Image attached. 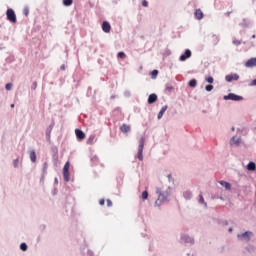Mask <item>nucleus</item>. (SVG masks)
<instances>
[{
    "instance_id": "obj_15",
    "label": "nucleus",
    "mask_w": 256,
    "mask_h": 256,
    "mask_svg": "<svg viewBox=\"0 0 256 256\" xmlns=\"http://www.w3.org/2000/svg\"><path fill=\"white\" fill-rule=\"evenodd\" d=\"M102 29L104 31V33L108 34L111 32V24L108 21H104L102 23Z\"/></svg>"
},
{
    "instance_id": "obj_49",
    "label": "nucleus",
    "mask_w": 256,
    "mask_h": 256,
    "mask_svg": "<svg viewBox=\"0 0 256 256\" xmlns=\"http://www.w3.org/2000/svg\"><path fill=\"white\" fill-rule=\"evenodd\" d=\"M107 205H108V207H112L113 206V203H112L111 199H107Z\"/></svg>"
},
{
    "instance_id": "obj_53",
    "label": "nucleus",
    "mask_w": 256,
    "mask_h": 256,
    "mask_svg": "<svg viewBox=\"0 0 256 256\" xmlns=\"http://www.w3.org/2000/svg\"><path fill=\"white\" fill-rule=\"evenodd\" d=\"M60 69H61V71H65V69H66L65 64H62L61 67H60Z\"/></svg>"
},
{
    "instance_id": "obj_12",
    "label": "nucleus",
    "mask_w": 256,
    "mask_h": 256,
    "mask_svg": "<svg viewBox=\"0 0 256 256\" xmlns=\"http://www.w3.org/2000/svg\"><path fill=\"white\" fill-rule=\"evenodd\" d=\"M244 66H246V68L256 67V57H251L250 59H248Z\"/></svg>"
},
{
    "instance_id": "obj_35",
    "label": "nucleus",
    "mask_w": 256,
    "mask_h": 256,
    "mask_svg": "<svg viewBox=\"0 0 256 256\" xmlns=\"http://www.w3.org/2000/svg\"><path fill=\"white\" fill-rule=\"evenodd\" d=\"M173 90H174V87L172 85L166 84V92L172 93Z\"/></svg>"
},
{
    "instance_id": "obj_39",
    "label": "nucleus",
    "mask_w": 256,
    "mask_h": 256,
    "mask_svg": "<svg viewBox=\"0 0 256 256\" xmlns=\"http://www.w3.org/2000/svg\"><path fill=\"white\" fill-rule=\"evenodd\" d=\"M13 166L15 169H17L19 167V158H16L13 160Z\"/></svg>"
},
{
    "instance_id": "obj_4",
    "label": "nucleus",
    "mask_w": 256,
    "mask_h": 256,
    "mask_svg": "<svg viewBox=\"0 0 256 256\" xmlns=\"http://www.w3.org/2000/svg\"><path fill=\"white\" fill-rule=\"evenodd\" d=\"M252 235H253L252 231L246 230L242 233H238L237 237H238V240L245 241V242H250Z\"/></svg>"
},
{
    "instance_id": "obj_40",
    "label": "nucleus",
    "mask_w": 256,
    "mask_h": 256,
    "mask_svg": "<svg viewBox=\"0 0 256 256\" xmlns=\"http://www.w3.org/2000/svg\"><path fill=\"white\" fill-rule=\"evenodd\" d=\"M232 44H234V46L238 47L241 45V40L234 39V40H232Z\"/></svg>"
},
{
    "instance_id": "obj_60",
    "label": "nucleus",
    "mask_w": 256,
    "mask_h": 256,
    "mask_svg": "<svg viewBox=\"0 0 256 256\" xmlns=\"http://www.w3.org/2000/svg\"><path fill=\"white\" fill-rule=\"evenodd\" d=\"M115 98H116L115 95H112V96H111V100H114Z\"/></svg>"
},
{
    "instance_id": "obj_61",
    "label": "nucleus",
    "mask_w": 256,
    "mask_h": 256,
    "mask_svg": "<svg viewBox=\"0 0 256 256\" xmlns=\"http://www.w3.org/2000/svg\"><path fill=\"white\" fill-rule=\"evenodd\" d=\"M14 107H15V104H14V103H12V104H11V108L13 109Z\"/></svg>"
},
{
    "instance_id": "obj_63",
    "label": "nucleus",
    "mask_w": 256,
    "mask_h": 256,
    "mask_svg": "<svg viewBox=\"0 0 256 256\" xmlns=\"http://www.w3.org/2000/svg\"><path fill=\"white\" fill-rule=\"evenodd\" d=\"M235 131V127L234 126H232V132H234Z\"/></svg>"
},
{
    "instance_id": "obj_46",
    "label": "nucleus",
    "mask_w": 256,
    "mask_h": 256,
    "mask_svg": "<svg viewBox=\"0 0 256 256\" xmlns=\"http://www.w3.org/2000/svg\"><path fill=\"white\" fill-rule=\"evenodd\" d=\"M87 255H88V256H95V255H94V251L91 250V249H88Z\"/></svg>"
},
{
    "instance_id": "obj_23",
    "label": "nucleus",
    "mask_w": 256,
    "mask_h": 256,
    "mask_svg": "<svg viewBox=\"0 0 256 256\" xmlns=\"http://www.w3.org/2000/svg\"><path fill=\"white\" fill-rule=\"evenodd\" d=\"M188 87L196 88L197 87V79H195V78L190 79V81H188Z\"/></svg>"
},
{
    "instance_id": "obj_9",
    "label": "nucleus",
    "mask_w": 256,
    "mask_h": 256,
    "mask_svg": "<svg viewBox=\"0 0 256 256\" xmlns=\"http://www.w3.org/2000/svg\"><path fill=\"white\" fill-rule=\"evenodd\" d=\"M54 127H55V120L52 119L51 124L46 129V139L48 142L51 141V132L53 131Z\"/></svg>"
},
{
    "instance_id": "obj_55",
    "label": "nucleus",
    "mask_w": 256,
    "mask_h": 256,
    "mask_svg": "<svg viewBox=\"0 0 256 256\" xmlns=\"http://www.w3.org/2000/svg\"><path fill=\"white\" fill-rule=\"evenodd\" d=\"M173 180V178H172V174H168V181H172Z\"/></svg>"
},
{
    "instance_id": "obj_42",
    "label": "nucleus",
    "mask_w": 256,
    "mask_h": 256,
    "mask_svg": "<svg viewBox=\"0 0 256 256\" xmlns=\"http://www.w3.org/2000/svg\"><path fill=\"white\" fill-rule=\"evenodd\" d=\"M124 96H125L126 98H130V97H131V92H130L129 90H126V91L124 92Z\"/></svg>"
},
{
    "instance_id": "obj_11",
    "label": "nucleus",
    "mask_w": 256,
    "mask_h": 256,
    "mask_svg": "<svg viewBox=\"0 0 256 256\" xmlns=\"http://www.w3.org/2000/svg\"><path fill=\"white\" fill-rule=\"evenodd\" d=\"M225 79H226V82L231 83L233 81H238L240 79V76L238 73H230L226 75Z\"/></svg>"
},
{
    "instance_id": "obj_3",
    "label": "nucleus",
    "mask_w": 256,
    "mask_h": 256,
    "mask_svg": "<svg viewBox=\"0 0 256 256\" xmlns=\"http://www.w3.org/2000/svg\"><path fill=\"white\" fill-rule=\"evenodd\" d=\"M180 244H189L190 246H193L195 244V239L194 237H191L189 234H181Z\"/></svg>"
},
{
    "instance_id": "obj_25",
    "label": "nucleus",
    "mask_w": 256,
    "mask_h": 256,
    "mask_svg": "<svg viewBox=\"0 0 256 256\" xmlns=\"http://www.w3.org/2000/svg\"><path fill=\"white\" fill-rule=\"evenodd\" d=\"M193 197V194L191 191H184V199L191 200Z\"/></svg>"
},
{
    "instance_id": "obj_22",
    "label": "nucleus",
    "mask_w": 256,
    "mask_h": 256,
    "mask_svg": "<svg viewBox=\"0 0 256 256\" xmlns=\"http://www.w3.org/2000/svg\"><path fill=\"white\" fill-rule=\"evenodd\" d=\"M29 155H30V160L32 161V163H35L37 161V154L35 152V150H31L29 152Z\"/></svg>"
},
{
    "instance_id": "obj_31",
    "label": "nucleus",
    "mask_w": 256,
    "mask_h": 256,
    "mask_svg": "<svg viewBox=\"0 0 256 256\" xmlns=\"http://www.w3.org/2000/svg\"><path fill=\"white\" fill-rule=\"evenodd\" d=\"M20 250L23 251V252H26L28 250V245L26 242H22L20 244Z\"/></svg>"
},
{
    "instance_id": "obj_44",
    "label": "nucleus",
    "mask_w": 256,
    "mask_h": 256,
    "mask_svg": "<svg viewBox=\"0 0 256 256\" xmlns=\"http://www.w3.org/2000/svg\"><path fill=\"white\" fill-rule=\"evenodd\" d=\"M246 250H248V252L252 253L254 251V246L250 245V246L246 247Z\"/></svg>"
},
{
    "instance_id": "obj_14",
    "label": "nucleus",
    "mask_w": 256,
    "mask_h": 256,
    "mask_svg": "<svg viewBox=\"0 0 256 256\" xmlns=\"http://www.w3.org/2000/svg\"><path fill=\"white\" fill-rule=\"evenodd\" d=\"M158 101V95L156 93H151L148 98V105H153Z\"/></svg>"
},
{
    "instance_id": "obj_8",
    "label": "nucleus",
    "mask_w": 256,
    "mask_h": 256,
    "mask_svg": "<svg viewBox=\"0 0 256 256\" xmlns=\"http://www.w3.org/2000/svg\"><path fill=\"white\" fill-rule=\"evenodd\" d=\"M192 57V51L191 49H186L184 50V53H182V55H180V62H186L188 59H190Z\"/></svg>"
},
{
    "instance_id": "obj_36",
    "label": "nucleus",
    "mask_w": 256,
    "mask_h": 256,
    "mask_svg": "<svg viewBox=\"0 0 256 256\" xmlns=\"http://www.w3.org/2000/svg\"><path fill=\"white\" fill-rule=\"evenodd\" d=\"M214 89V86L212 84H208L205 87L206 92H211Z\"/></svg>"
},
{
    "instance_id": "obj_16",
    "label": "nucleus",
    "mask_w": 256,
    "mask_h": 256,
    "mask_svg": "<svg viewBox=\"0 0 256 256\" xmlns=\"http://www.w3.org/2000/svg\"><path fill=\"white\" fill-rule=\"evenodd\" d=\"M251 25V20L249 18L242 19V22H240V27L247 29Z\"/></svg>"
},
{
    "instance_id": "obj_7",
    "label": "nucleus",
    "mask_w": 256,
    "mask_h": 256,
    "mask_svg": "<svg viewBox=\"0 0 256 256\" xmlns=\"http://www.w3.org/2000/svg\"><path fill=\"white\" fill-rule=\"evenodd\" d=\"M70 162L67 161L63 167V177H64V180L65 182H69L70 181Z\"/></svg>"
},
{
    "instance_id": "obj_21",
    "label": "nucleus",
    "mask_w": 256,
    "mask_h": 256,
    "mask_svg": "<svg viewBox=\"0 0 256 256\" xmlns=\"http://www.w3.org/2000/svg\"><path fill=\"white\" fill-rule=\"evenodd\" d=\"M120 130H121L122 133L127 134V133L131 132V127H130V125L124 123V124L120 127Z\"/></svg>"
},
{
    "instance_id": "obj_48",
    "label": "nucleus",
    "mask_w": 256,
    "mask_h": 256,
    "mask_svg": "<svg viewBox=\"0 0 256 256\" xmlns=\"http://www.w3.org/2000/svg\"><path fill=\"white\" fill-rule=\"evenodd\" d=\"M47 168H48V164H47V162H44V166H43V173L44 174L46 173Z\"/></svg>"
},
{
    "instance_id": "obj_18",
    "label": "nucleus",
    "mask_w": 256,
    "mask_h": 256,
    "mask_svg": "<svg viewBox=\"0 0 256 256\" xmlns=\"http://www.w3.org/2000/svg\"><path fill=\"white\" fill-rule=\"evenodd\" d=\"M246 170H248L250 172H255L256 171V163L254 161L248 162V164L246 165Z\"/></svg>"
},
{
    "instance_id": "obj_29",
    "label": "nucleus",
    "mask_w": 256,
    "mask_h": 256,
    "mask_svg": "<svg viewBox=\"0 0 256 256\" xmlns=\"http://www.w3.org/2000/svg\"><path fill=\"white\" fill-rule=\"evenodd\" d=\"M141 198H142L143 201L148 200V198H149V192H148L147 190H144V191L142 192Z\"/></svg>"
},
{
    "instance_id": "obj_30",
    "label": "nucleus",
    "mask_w": 256,
    "mask_h": 256,
    "mask_svg": "<svg viewBox=\"0 0 256 256\" xmlns=\"http://www.w3.org/2000/svg\"><path fill=\"white\" fill-rule=\"evenodd\" d=\"M73 5V0H63L64 7H71Z\"/></svg>"
},
{
    "instance_id": "obj_56",
    "label": "nucleus",
    "mask_w": 256,
    "mask_h": 256,
    "mask_svg": "<svg viewBox=\"0 0 256 256\" xmlns=\"http://www.w3.org/2000/svg\"><path fill=\"white\" fill-rule=\"evenodd\" d=\"M233 232V227L228 228V233H232Z\"/></svg>"
},
{
    "instance_id": "obj_32",
    "label": "nucleus",
    "mask_w": 256,
    "mask_h": 256,
    "mask_svg": "<svg viewBox=\"0 0 256 256\" xmlns=\"http://www.w3.org/2000/svg\"><path fill=\"white\" fill-rule=\"evenodd\" d=\"M117 56L119 59H122V60L126 59V57H127V55L124 51L118 52Z\"/></svg>"
},
{
    "instance_id": "obj_41",
    "label": "nucleus",
    "mask_w": 256,
    "mask_h": 256,
    "mask_svg": "<svg viewBox=\"0 0 256 256\" xmlns=\"http://www.w3.org/2000/svg\"><path fill=\"white\" fill-rule=\"evenodd\" d=\"M142 6H143L144 8H148V7H149V2H148L147 0H143V1H142Z\"/></svg>"
},
{
    "instance_id": "obj_62",
    "label": "nucleus",
    "mask_w": 256,
    "mask_h": 256,
    "mask_svg": "<svg viewBox=\"0 0 256 256\" xmlns=\"http://www.w3.org/2000/svg\"><path fill=\"white\" fill-rule=\"evenodd\" d=\"M251 46H252V47H255V44H254V42H251Z\"/></svg>"
},
{
    "instance_id": "obj_10",
    "label": "nucleus",
    "mask_w": 256,
    "mask_h": 256,
    "mask_svg": "<svg viewBox=\"0 0 256 256\" xmlns=\"http://www.w3.org/2000/svg\"><path fill=\"white\" fill-rule=\"evenodd\" d=\"M241 143H242L241 137L237 138V136H232V138H230V146L232 147H240Z\"/></svg>"
},
{
    "instance_id": "obj_52",
    "label": "nucleus",
    "mask_w": 256,
    "mask_h": 256,
    "mask_svg": "<svg viewBox=\"0 0 256 256\" xmlns=\"http://www.w3.org/2000/svg\"><path fill=\"white\" fill-rule=\"evenodd\" d=\"M99 204H100V206H104L105 205V199H100Z\"/></svg>"
},
{
    "instance_id": "obj_5",
    "label": "nucleus",
    "mask_w": 256,
    "mask_h": 256,
    "mask_svg": "<svg viewBox=\"0 0 256 256\" xmlns=\"http://www.w3.org/2000/svg\"><path fill=\"white\" fill-rule=\"evenodd\" d=\"M144 146H145V138L141 137L139 140V148H138V154H137V158L139 159V161H143L144 159V155H143Z\"/></svg>"
},
{
    "instance_id": "obj_54",
    "label": "nucleus",
    "mask_w": 256,
    "mask_h": 256,
    "mask_svg": "<svg viewBox=\"0 0 256 256\" xmlns=\"http://www.w3.org/2000/svg\"><path fill=\"white\" fill-rule=\"evenodd\" d=\"M58 184H59L58 178L55 177V179H54V185H58Z\"/></svg>"
},
{
    "instance_id": "obj_47",
    "label": "nucleus",
    "mask_w": 256,
    "mask_h": 256,
    "mask_svg": "<svg viewBox=\"0 0 256 256\" xmlns=\"http://www.w3.org/2000/svg\"><path fill=\"white\" fill-rule=\"evenodd\" d=\"M251 87H256V78L250 82Z\"/></svg>"
},
{
    "instance_id": "obj_13",
    "label": "nucleus",
    "mask_w": 256,
    "mask_h": 256,
    "mask_svg": "<svg viewBox=\"0 0 256 256\" xmlns=\"http://www.w3.org/2000/svg\"><path fill=\"white\" fill-rule=\"evenodd\" d=\"M75 134H76L77 139H78L79 141H83V140H85V138H86V135H85V133L83 132L82 129L76 128Z\"/></svg>"
},
{
    "instance_id": "obj_20",
    "label": "nucleus",
    "mask_w": 256,
    "mask_h": 256,
    "mask_svg": "<svg viewBox=\"0 0 256 256\" xmlns=\"http://www.w3.org/2000/svg\"><path fill=\"white\" fill-rule=\"evenodd\" d=\"M167 109H168V105L162 106V109H160V112H158V116H157L158 120H161L163 118Z\"/></svg>"
},
{
    "instance_id": "obj_37",
    "label": "nucleus",
    "mask_w": 256,
    "mask_h": 256,
    "mask_svg": "<svg viewBox=\"0 0 256 256\" xmlns=\"http://www.w3.org/2000/svg\"><path fill=\"white\" fill-rule=\"evenodd\" d=\"M23 14L25 15V17L29 16V6L24 7Z\"/></svg>"
},
{
    "instance_id": "obj_24",
    "label": "nucleus",
    "mask_w": 256,
    "mask_h": 256,
    "mask_svg": "<svg viewBox=\"0 0 256 256\" xmlns=\"http://www.w3.org/2000/svg\"><path fill=\"white\" fill-rule=\"evenodd\" d=\"M199 199H198V203L203 204L204 208H207V202L204 200L203 194L200 193V195H198Z\"/></svg>"
},
{
    "instance_id": "obj_17",
    "label": "nucleus",
    "mask_w": 256,
    "mask_h": 256,
    "mask_svg": "<svg viewBox=\"0 0 256 256\" xmlns=\"http://www.w3.org/2000/svg\"><path fill=\"white\" fill-rule=\"evenodd\" d=\"M194 17H196V20L201 21L204 18V13L201 9H196V11H194Z\"/></svg>"
},
{
    "instance_id": "obj_50",
    "label": "nucleus",
    "mask_w": 256,
    "mask_h": 256,
    "mask_svg": "<svg viewBox=\"0 0 256 256\" xmlns=\"http://www.w3.org/2000/svg\"><path fill=\"white\" fill-rule=\"evenodd\" d=\"M222 226H229V221L228 220L222 221Z\"/></svg>"
},
{
    "instance_id": "obj_64",
    "label": "nucleus",
    "mask_w": 256,
    "mask_h": 256,
    "mask_svg": "<svg viewBox=\"0 0 256 256\" xmlns=\"http://www.w3.org/2000/svg\"><path fill=\"white\" fill-rule=\"evenodd\" d=\"M54 152L58 153V150L57 149H53Z\"/></svg>"
},
{
    "instance_id": "obj_6",
    "label": "nucleus",
    "mask_w": 256,
    "mask_h": 256,
    "mask_svg": "<svg viewBox=\"0 0 256 256\" xmlns=\"http://www.w3.org/2000/svg\"><path fill=\"white\" fill-rule=\"evenodd\" d=\"M7 20L12 23L16 24L17 23V17L15 14V11L12 8H8L6 12Z\"/></svg>"
},
{
    "instance_id": "obj_28",
    "label": "nucleus",
    "mask_w": 256,
    "mask_h": 256,
    "mask_svg": "<svg viewBox=\"0 0 256 256\" xmlns=\"http://www.w3.org/2000/svg\"><path fill=\"white\" fill-rule=\"evenodd\" d=\"M95 138H96V136L94 134L90 135V137L87 140V145H93Z\"/></svg>"
},
{
    "instance_id": "obj_38",
    "label": "nucleus",
    "mask_w": 256,
    "mask_h": 256,
    "mask_svg": "<svg viewBox=\"0 0 256 256\" xmlns=\"http://www.w3.org/2000/svg\"><path fill=\"white\" fill-rule=\"evenodd\" d=\"M5 88H6L7 91H11L12 88H13V83H11V82L7 83V84L5 85Z\"/></svg>"
},
{
    "instance_id": "obj_57",
    "label": "nucleus",
    "mask_w": 256,
    "mask_h": 256,
    "mask_svg": "<svg viewBox=\"0 0 256 256\" xmlns=\"http://www.w3.org/2000/svg\"><path fill=\"white\" fill-rule=\"evenodd\" d=\"M41 228H42V230H45L46 229V225L45 224L41 225Z\"/></svg>"
},
{
    "instance_id": "obj_19",
    "label": "nucleus",
    "mask_w": 256,
    "mask_h": 256,
    "mask_svg": "<svg viewBox=\"0 0 256 256\" xmlns=\"http://www.w3.org/2000/svg\"><path fill=\"white\" fill-rule=\"evenodd\" d=\"M218 183H220L222 185V187H224V189H226V191L231 190V183L226 181V180H220Z\"/></svg>"
},
{
    "instance_id": "obj_43",
    "label": "nucleus",
    "mask_w": 256,
    "mask_h": 256,
    "mask_svg": "<svg viewBox=\"0 0 256 256\" xmlns=\"http://www.w3.org/2000/svg\"><path fill=\"white\" fill-rule=\"evenodd\" d=\"M37 86H38L37 81H34L32 86H31V89L35 91Z\"/></svg>"
},
{
    "instance_id": "obj_58",
    "label": "nucleus",
    "mask_w": 256,
    "mask_h": 256,
    "mask_svg": "<svg viewBox=\"0 0 256 256\" xmlns=\"http://www.w3.org/2000/svg\"><path fill=\"white\" fill-rule=\"evenodd\" d=\"M231 15V11H228V12H226V16H230Z\"/></svg>"
},
{
    "instance_id": "obj_59",
    "label": "nucleus",
    "mask_w": 256,
    "mask_h": 256,
    "mask_svg": "<svg viewBox=\"0 0 256 256\" xmlns=\"http://www.w3.org/2000/svg\"><path fill=\"white\" fill-rule=\"evenodd\" d=\"M251 39H256V35H255V34H252V35H251Z\"/></svg>"
},
{
    "instance_id": "obj_34",
    "label": "nucleus",
    "mask_w": 256,
    "mask_h": 256,
    "mask_svg": "<svg viewBox=\"0 0 256 256\" xmlns=\"http://www.w3.org/2000/svg\"><path fill=\"white\" fill-rule=\"evenodd\" d=\"M206 82L208 84H213L214 83V78L213 76L209 75V76H206Z\"/></svg>"
},
{
    "instance_id": "obj_51",
    "label": "nucleus",
    "mask_w": 256,
    "mask_h": 256,
    "mask_svg": "<svg viewBox=\"0 0 256 256\" xmlns=\"http://www.w3.org/2000/svg\"><path fill=\"white\" fill-rule=\"evenodd\" d=\"M91 93H92V87H89L88 92H87V96L90 97Z\"/></svg>"
},
{
    "instance_id": "obj_1",
    "label": "nucleus",
    "mask_w": 256,
    "mask_h": 256,
    "mask_svg": "<svg viewBox=\"0 0 256 256\" xmlns=\"http://www.w3.org/2000/svg\"><path fill=\"white\" fill-rule=\"evenodd\" d=\"M156 194H158V199H156V201L154 202V206L158 207V209H161L162 203L169 201L168 198L171 195L170 187H168V189L164 191L160 190L159 188H156Z\"/></svg>"
},
{
    "instance_id": "obj_2",
    "label": "nucleus",
    "mask_w": 256,
    "mask_h": 256,
    "mask_svg": "<svg viewBox=\"0 0 256 256\" xmlns=\"http://www.w3.org/2000/svg\"><path fill=\"white\" fill-rule=\"evenodd\" d=\"M224 101H234V102H241L244 100V97L241 95H238L236 93H228V95H224L223 97Z\"/></svg>"
},
{
    "instance_id": "obj_26",
    "label": "nucleus",
    "mask_w": 256,
    "mask_h": 256,
    "mask_svg": "<svg viewBox=\"0 0 256 256\" xmlns=\"http://www.w3.org/2000/svg\"><path fill=\"white\" fill-rule=\"evenodd\" d=\"M158 74H159V70H157V69L152 70L151 74H150L151 75V79L155 80L157 78Z\"/></svg>"
},
{
    "instance_id": "obj_45",
    "label": "nucleus",
    "mask_w": 256,
    "mask_h": 256,
    "mask_svg": "<svg viewBox=\"0 0 256 256\" xmlns=\"http://www.w3.org/2000/svg\"><path fill=\"white\" fill-rule=\"evenodd\" d=\"M58 194V189L57 187H54V189L52 190V195L56 196Z\"/></svg>"
},
{
    "instance_id": "obj_27",
    "label": "nucleus",
    "mask_w": 256,
    "mask_h": 256,
    "mask_svg": "<svg viewBox=\"0 0 256 256\" xmlns=\"http://www.w3.org/2000/svg\"><path fill=\"white\" fill-rule=\"evenodd\" d=\"M91 162H92V164H93L94 166L98 165V163H99V158H98V156H97V155L92 156V157H91Z\"/></svg>"
},
{
    "instance_id": "obj_33",
    "label": "nucleus",
    "mask_w": 256,
    "mask_h": 256,
    "mask_svg": "<svg viewBox=\"0 0 256 256\" xmlns=\"http://www.w3.org/2000/svg\"><path fill=\"white\" fill-rule=\"evenodd\" d=\"M212 39H214V45H217L219 43V41H220L219 36L216 35V34L212 35Z\"/></svg>"
}]
</instances>
